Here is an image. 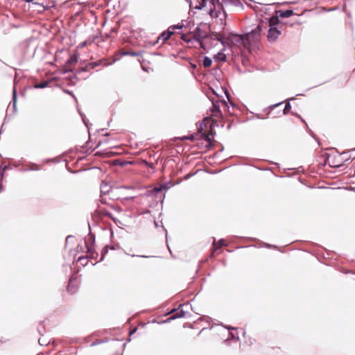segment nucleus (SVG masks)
Instances as JSON below:
<instances>
[{
	"label": "nucleus",
	"mask_w": 355,
	"mask_h": 355,
	"mask_svg": "<svg viewBox=\"0 0 355 355\" xmlns=\"http://www.w3.org/2000/svg\"><path fill=\"white\" fill-rule=\"evenodd\" d=\"M192 34L193 40L198 42L202 49H205L203 40L209 36V28L206 25L198 26L192 31Z\"/></svg>",
	"instance_id": "f257e3e1"
},
{
	"label": "nucleus",
	"mask_w": 355,
	"mask_h": 355,
	"mask_svg": "<svg viewBox=\"0 0 355 355\" xmlns=\"http://www.w3.org/2000/svg\"><path fill=\"white\" fill-rule=\"evenodd\" d=\"M262 26V25L259 24L251 32L244 35L248 49H250L251 46L256 45L259 42Z\"/></svg>",
	"instance_id": "f03ea898"
},
{
	"label": "nucleus",
	"mask_w": 355,
	"mask_h": 355,
	"mask_svg": "<svg viewBox=\"0 0 355 355\" xmlns=\"http://www.w3.org/2000/svg\"><path fill=\"white\" fill-rule=\"evenodd\" d=\"M220 105L227 107L225 101H216L212 103V107L210 110L212 123H216L218 119H222V112L220 109Z\"/></svg>",
	"instance_id": "7ed1b4c3"
},
{
	"label": "nucleus",
	"mask_w": 355,
	"mask_h": 355,
	"mask_svg": "<svg viewBox=\"0 0 355 355\" xmlns=\"http://www.w3.org/2000/svg\"><path fill=\"white\" fill-rule=\"evenodd\" d=\"M229 42L239 49H248L245 44V36L236 34H232L228 37Z\"/></svg>",
	"instance_id": "20e7f679"
},
{
	"label": "nucleus",
	"mask_w": 355,
	"mask_h": 355,
	"mask_svg": "<svg viewBox=\"0 0 355 355\" xmlns=\"http://www.w3.org/2000/svg\"><path fill=\"white\" fill-rule=\"evenodd\" d=\"M81 249L86 250V254L85 256H80L78 258V261H81L85 259H96L98 253L95 251L94 245H80Z\"/></svg>",
	"instance_id": "39448f33"
},
{
	"label": "nucleus",
	"mask_w": 355,
	"mask_h": 355,
	"mask_svg": "<svg viewBox=\"0 0 355 355\" xmlns=\"http://www.w3.org/2000/svg\"><path fill=\"white\" fill-rule=\"evenodd\" d=\"M288 25L287 23H284L278 19V17H271L269 19L268 26H274L278 31H282V33L286 31Z\"/></svg>",
	"instance_id": "423d86ee"
},
{
	"label": "nucleus",
	"mask_w": 355,
	"mask_h": 355,
	"mask_svg": "<svg viewBox=\"0 0 355 355\" xmlns=\"http://www.w3.org/2000/svg\"><path fill=\"white\" fill-rule=\"evenodd\" d=\"M80 285V281L78 277L73 276L69 279V284L67 286V291L71 295H73L77 293Z\"/></svg>",
	"instance_id": "0eeeda50"
},
{
	"label": "nucleus",
	"mask_w": 355,
	"mask_h": 355,
	"mask_svg": "<svg viewBox=\"0 0 355 355\" xmlns=\"http://www.w3.org/2000/svg\"><path fill=\"white\" fill-rule=\"evenodd\" d=\"M282 34V31H278L274 26H269L268 31L267 39L270 42H275Z\"/></svg>",
	"instance_id": "6e6552de"
},
{
	"label": "nucleus",
	"mask_w": 355,
	"mask_h": 355,
	"mask_svg": "<svg viewBox=\"0 0 355 355\" xmlns=\"http://www.w3.org/2000/svg\"><path fill=\"white\" fill-rule=\"evenodd\" d=\"M78 62V58L76 55H71L69 59L67 61L63 67L64 72H70L72 71L73 67Z\"/></svg>",
	"instance_id": "1a4fd4ad"
},
{
	"label": "nucleus",
	"mask_w": 355,
	"mask_h": 355,
	"mask_svg": "<svg viewBox=\"0 0 355 355\" xmlns=\"http://www.w3.org/2000/svg\"><path fill=\"white\" fill-rule=\"evenodd\" d=\"M182 26H174L169 27L167 31L162 33L158 37V40H162V42H165L168 40L171 36L173 34V30L175 28H181Z\"/></svg>",
	"instance_id": "9d476101"
},
{
	"label": "nucleus",
	"mask_w": 355,
	"mask_h": 355,
	"mask_svg": "<svg viewBox=\"0 0 355 355\" xmlns=\"http://www.w3.org/2000/svg\"><path fill=\"white\" fill-rule=\"evenodd\" d=\"M293 14V10H277L275 17H278V19H279V17L286 18L292 16Z\"/></svg>",
	"instance_id": "9b49d317"
},
{
	"label": "nucleus",
	"mask_w": 355,
	"mask_h": 355,
	"mask_svg": "<svg viewBox=\"0 0 355 355\" xmlns=\"http://www.w3.org/2000/svg\"><path fill=\"white\" fill-rule=\"evenodd\" d=\"M175 313L173 315H171L168 319H175V318H182L185 315V313L183 310L182 309H177V310H175L173 309L171 313Z\"/></svg>",
	"instance_id": "f8f14e48"
},
{
	"label": "nucleus",
	"mask_w": 355,
	"mask_h": 355,
	"mask_svg": "<svg viewBox=\"0 0 355 355\" xmlns=\"http://www.w3.org/2000/svg\"><path fill=\"white\" fill-rule=\"evenodd\" d=\"M181 39L187 43H190L193 40L192 32L182 34Z\"/></svg>",
	"instance_id": "ddd939ff"
},
{
	"label": "nucleus",
	"mask_w": 355,
	"mask_h": 355,
	"mask_svg": "<svg viewBox=\"0 0 355 355\" xmlns=\"http://www.w3.org/2000/svg\"><path fill=\"white\" fill-rule=\"evenodd\" d=\"M221 9H218V8H211L209 12V15L212 18H217L218 17L219 12Z\"/></svg>",
	"instance_id": "4468645a"
},
{
	"label": "nucleus",
	"mask_w": 355,
	"mask_h": 355,
	"mask_svg": "<svg viewBox=\"0 0 355 355\" xmlns=\"http://www.w3.org/2000/svg\"><path fill=\"white\" fill-rule=\"evenodd\" d=\"M208 38H209L211 40H217L218 41L222 40L221 35L220 33H210L209 32V36L208 37Z\"/></svg>",
	"instance_id": "2eb2a0df"
},
{
	"label": "nucleus",
	"mask_w": 355,
	"mask_h": 355,
	"mask_svg": "<svg viewBox=\"0 0 355 355\" xmlns=\"http://www.w3.org/2000/svg\"><path fill=\"white\" fill-rule=\"evenodd\" d=\"M210 3L212 6L211 8H218V9H223L222 3L219 0H209Z\"/></svg>",
	"instance_id": "dca6fc26"
},
{
	"label": "nucleus",
	"mask_w": 355,
	"mask_h": 355,
	"mask_svg": "<svg viewBox=\"0 0 355 355\" xmlns=\"http://www.w3.org/2000/svg\"><path fill=\"white\" fill-rule=\"evenodd\" d=\"M26 2L33 3L41 6L44 9L45 8L44 1L45 0H25Z\"/></svg>",
	"instance_id": "f3484780"
},
{
	"label": "nucleus",
	"mask_w": 355,
	"mask_h": 355,
	"mask_svg": "<svg viewBox=\"0 0 355 355\" xmlns=\"http://www.w3.org/2000/svg\"><path fill=\"white\" fill-rule=\"evenodd\" d=\"M211 64H212V60L208 57H205V58L203 60V62H202L204 67H205V68L209 67L211 65Z\"/></svg>",
	"instance_id": "a211bd4d"
},
{
	"label": "nucleus",
	"mask_w": 355,
	"mask_h": 355,
	"mask_svg": "<svg viewBox=\"0 0 355 355\" xmlns=\"http://www.w3.org/2000/svg\"><path fill=\"white\" fill-rule=\"evenodd\" d=\"M215 58L218 60L225 61L226 55L223 53L219 52L217 55H216Z\"/></svg>",
	"instance_id": "6ab92c4d"
},
{
	"label": "nucleus",
	"mask_w": 355,
	"mask_h": 355,
	"mask_svg": "<svg viewBox=\"0 0 355 355\" xmlns=\"http://www.w3.org/2000/svg\"><path fill=\"white\" fill-rule=\"evenodd\" d=\"M206 5V0H200V1L198 3V4L195 6V8L196 9H202L204 8Z\"/></svg>",
	"instance_id": "aec40b11"
},
{
	"label": "nucleus",
	"mask_w": 355,
	"mask_h": 355,
	"mask_svg": "<svg viewBox=\"0 0 355 355\" xmlns=\"http://www.w3.org/2000/svg\"><path fill=\"white\" fill-rule=\"evenodd\" d=\"M48 85L47 81H43L35 85V88H45Z\"/></svg>",
	"instance_id": "412c9836"
},
{
	"label": "nucleus",
	"mask_w": 355,
	"mask_h": 355,
	"mask_svg": "<svg viewBox=\"0 0 355 355\" xmlns=\"http://www.w3.org/2000/svg\"><path fill=\"white\" fill-rule=\"evenodd\" d=\"M122 54L123 55H131V56H138L139 55L138 53L135 52V51H123Z\"/></svg>",
	"instance_id": "4be33fe9"
},
{
	"label": "nucleus",
	"mask_w": 355,
	"mask_h": 355,
	"mask_svg": "<svg viewBox=\"0 0 355 355\" xmlns=\"http://www.w3.org/2000/svg\"><path fill=\"white\" fill-rule=\"evenodd\" d=\"M29 169L31 171H38L41 169V166L37 164H33L29 166Z\"/></svg>",
	"instance_id": "5701e85b"
},
{
	"label": "nucleus",
	"mask_w": 355,
	"mask_h": 355,
	"mask_svg": "<svg viewBox=\"0 0 355 355\" xmlns=\"http://www.w3.org/2000/svg\"><path fill=\"white\" fill-rule=\"evenodd\" d=\"M75 240H76L75 236H68L66 238V244H68L69 243H73V242L75 241Z\"/></svg>",
	"instance_id": "b1692460"
},
{
	"label": "nucleus",
	"mask_w": 355,
	"mask_h": 355,
	"mask_svg": "<svg viewBox=\"0 0 355 355\" xmlns=\"http://www.w3.org/2000/svg\"><path fill=\"white\" fill-rule=\"evenodd\" d=\"M291 106L290 103H287L286 104L285 107H284V111H283L284 114H287L291 110Z\"/></svg>",
	"instance_id": "393cba45"
},
{
	"label": "nucleus",
	"mask_w": 355,
	"mask_h": 355,
	"mask_svg": "<svg viewBox=\"0 0 355 355\" xmlns=\"http://www.w3.org/2000/svg\"><path fill=\"white\" fill-rule=\"evenodd\" d=\"M213 241L211 242V244H216V239L214 238H212ZM227 242L226 240H225L224 239H221L218 241V243L217 244H219V245H221V244H225V243Z\"/></svg>",
	"instance_id": "a878e982"
},
{
	"label": "nucleus",
	"mask_w": 355,
	"mask_h": 355,
	"mask_svg": "<svg viewBox=\"0 0 355 355\" xmlns=\"http://www.w3.org/2000/svg\"><path fill=\"white\" fill-rule=\"evenodd\" d=\"M215 246H216V248H214V250L212 252L214 255V254H216V253H218L219 252H220L221 248L223 245H215Z\"/></svg>",
	"instance_id": "bb28decb"
},
{
	"label": "nucleus",
	"mask_w": 355,
	"mask_h": 355,
	"mask_svg": "<svg viewBox=\"0 0 355 355\" xmlns=\"http://www.w3.org/2000/svg\"><path fill=\"white\" fill-rule=\"evenodd\" d=\"M205 140L207 141L209 143H211V138L209 137V134L206 135Z\"/></svg>",
	"instance_id": "cd10ccee"
},
{
	"label": "nucleus",
	"mask_w": 355,
	"mask_h": 355,
	"mask_svg": "<svg viewBox=\"0 0 355 355\" xmlns=\"http://www.w3.org/2000/svg\"><path fill=\"white\" fill-rule=\"evenodd\" d=\"M107 245H105V248H103V250H105V252L102 254L101 259L103 258L104 254L107 252Z\"/></svg>",
	"instance_id": "c85d7f7f"
},
{
	"label": "nucleus",
	"mask_w": 355,
	"mask_h": 355,
	"mask_svg": "<svg viewBox=\"0 0 355 355\" xmlns=\"http://www.w3.org/2000/svg\"><path fill=\"white\" fill-rule=\"evenodd\" d=\"M294 24H296V25H298V26H301L302 23L301 22H295L294 24H291L289 26H292Z\"/></svg>",
	"instance_id": "c756f323"
},
{
	"label": "nucleus",
	"mask_w": 355,
	"mask_h": 355,
	"mask_svg": "<svg viewBox=\"0 0 355 355\" xmlns=\"http://www.w3.org/2000/svg\"><path fill=\"white\" fill-rule=\"evenodd\" d=\"M161 190H162V189L160 187H159V188L158 187H155L154 189V191H156V192H159V191H161Z\"/></svg>",
	"instance_id": "7c9ffc66"
},
{
	"label": "nucleus",
	"mask_w": 355,
	"mask_h": 355,
	"mask_svg": "<svg viewBox=\"0 0 355 355\" xmlns=\"http://www.w3.org/2000/svg\"><path fill=\"white\" fill-rule=\"evenodd\" d=\"M209 121H210V118H205L204 120L205 123H209Z\"/></svg>",
	"instance_id": "2f4dec72"
},
{
	"label": "nucleus",
	"mask_w": 355,
	"mask_h": 355,
	"mask_svg": "<svg viewBox=\"0 0 355 355\" xmlns=\"http://www.w3.org/2000/svg\"><path fill=\"white\" fill-rule=\"evenodd\" d=\"M246 241H255L254 239H249L248 240H247Z\"/></svg>",
	"instance_id": "473e14b6"
},
{
	"label": "nucleus",
	"mask_w": 355,
	"mask_h": 355,
	"mask_svg": "<svg viewBox=\"0 0 355 355\" xmlns=\"http://www.w3.org/2000/svg\"><path fill=\"white\" fill-rule=\"evenodd\" d=\"M111 249H112V250H114V249H115V248L114 247V245H112Z\"/></svg>",
	"instance_id": "72a5a7b5"
},
{
	"label": "nucleus",
	"mask_w": 355,
	"mask_h": 355,
	"mask_svg": "<svg viewBox=\"0 0 355 355\" xmlns=\"http://www.w3.org/2000/svg\"><path fill=\"white\" fill-rule=\"evenodd\" d=\"M268 247H270L271 245H268ZM274 248H276L277 246L276 245H272Z\"/></svg>",
	"instance_id": "f704fd0d"
},
{
	"label": "nucleus",
	"mask_w": 355,
	"mask_h": 355,
	"mask_svg": "<svg viewBox=\"0 0 355 355\" xmlns=\"http://www.w3.org/2000/svg\"><path fill=\"white\" fill-rule=\"evenodd\" d=\"M7 168V166H5L3 170L5 171Z\"/></svg>",
	"instance_id": "c9c22d12"
},
{
	"label": "nucleus",
	"mask_w": 355,
	"mask_h": 355,
	"mask_svg": "<svg viewBox=\"0 0 355 355\" xmlns=\"http://www.w3.org/2000/svg\"><path fill=\"white\" fill-rule=\"evenodd\" d=\"M85 42L83 43L82 44V46H85Z\"/></svg>",
	"instance_id": "e433bc0d"
},
{
	"label": "nucleus",
	"mask_w": 355,
	"mask_h": 355,
	"mask_svg": "<svg viewBox=\"0 0 355 355\" xmlns=\"http://www.w3.org/2000/svg\"><path fill=\"white\" fill-rule=\"evenodd\" d=\"M168 250H170L169 245H166Z\"/></svg>",
	"instance_id": "4c0bfd02"
}]
</instances>
